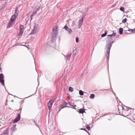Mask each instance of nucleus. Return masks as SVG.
Returning <instances> with one entry per match:
<instances>
[{
    "label": "nucleus",
    "mask_w": 135,
    "mask_h": 135,
    "mask_svg": "<svg viewBox=\"0 0 135 135\" xmlns=\"http://www.w3.org/2000/svg\"><path fill=\"white\" fill-rule=\"evenodd\" d=\"M107 31H105L104 32V33L103 34H102L101 35V37H103L105 36L107 34Z\"/></svg>",
    "instance_id": "4be33fe9"
},
{
    "label": "nucleus",
    "mask_w": 135,
    "mask_h": 135,
    "mask_svg": "<svg viewBox=\"0 0 135 135\" xmlns=\"http://www.w3.org/2000/svg\"><path fill=\"white\" fill-rule=\"evenodd\" d=\"M64 28L65 29V30H66L68 29L69 28L67 26L65 25L64 27Z\"/></svg>",
    "instance_id": "c85d7f7f"
},
{
    "label": "nucleus",
    "mask_w": 135,
    "mask_h": 135,
    "mask_svg": "<svg viewBox=\"0 0 135 135\" xmlns=\"http://www.w3.org/2000/svg\"><path fill=\"white\" fill-rule=\"evenodd\" d=\"M113 42H114L113 41H110V42L107 43L106 45V47L107 48L106 49L107 59V60H109V58L110 50L112 46V44Z\"/></svg>",
    "instance_id": "f257e3e1"
},
{
    "label": "nucleus",
    "mask_w": 135,
    "mask_h": 135,
    "mask_svg": "<svg viewBox=\"0 0 135 135\" xmlns=\"http://www.w3.org/2000/svg\"><path fill=\"white\" fill-rule=\"evenodd\" d=\"M69 104V102L68 103H66V102L64 101L63 102V105L64 106L63 107H61L60 108H59L60 109L59 110V111L58 112L61 110V109L65 107H67V106H67V105H68Z\"/></svg>",
    "instance_id": "9d476101"
},
{
    "label": "nucleus",
    "mask_w": 135,
    "mask_h": 135,
    "mask_svg": "<svg viewBox=\"0 0 135 135\" xmlns=\"http://www.w3.org/2000/svg\"><path fill=\"white\" fill-rule=\"evenodd\" d=\"M80 129L82 130L86 131L88 133L86 130L85 128H81Z\"/></svg>",
    "instance_id": "7c9ffc66"
},
{
    "label": "nucleus",
    "mask_w": 135,
    "mask_h": 135,
    "mask_svg": "<svg viewBox=\"0 0 135 135\" xmlns=\"http://www.w3.org/2000/svg\"><path fill=\"white\" fill-rule=\"evenodd\" d=\"M11 135H12L11 134Z\"/></svg>",
    "instance_id": "a18cd8bd"
},
{
    "label": "nucleus",
    "mask_w": 135,
    "mask_h": 135,
    "mask_svg": "<svg viewBox=\"0 0 135 135\" xmlns=\"http://www.w3.org/2000/svg\"><path fill=\"white\" fill-rule=\"evenodd\" d=\"M69 106H67L68 107H71V108H72L74 109H76V108H75V106H76L75 105V106H74L73 105H71L70 103L69 102Z\"/></svg>",
    "instance_id": "ddd939ff"
},
{
    "label": "nucleus",
    "mask_w": 135,
    "mask_h": 135,
    "mask_svg": "<svg viewBox=\"0 0 135 135\" xmlns=\"http://www.w3.org/2000/svg\"><path fill=\"white\" fill-rule=\"evenodd\" d=\"M116 33H113L112 34L110 35H108L107 36L110 39L109 40V41H114L113 40H112V37H115L116 35Z\"/></svg>",
    "instance_id": "9b49d317"
},
{
    "label": "nucleus",
    "mask_w": 135,
    "mask_h": 135,
    "mask_svg": "<svg viewBox=\"0 0 135 135\" xmlns=\"http://www.w3.org/2000/svg\"><path fill=\"white\" fill-rule=\"evenodd\" d=\"M79 41V39L78 37H76V42H78Z\"/></svg>",
    "instance_id": "c756f323"
},
{
    "label": "nucleus",
    "mask_w": 135,
    "mask_h": 135,
    "mask_svg": "<svg viewBox=\"0 0 135 135\" xmlns=\"http://www.w3.org/2000/svg\"><path fill=\"white\" fill-rule=\"evenodd\" d=\"M130 109H132V108H130L129 107H128L127 108V109L126 110V111H128V110H129Z\"/></svg>",
    "instance_id": "c9c22d12"
},
{
    "label": "nucleus",
    "mask_w": 135,
    "mask_h": 135,
    "mask_svg": "<svg viewBox=\"0 0 135 135\" xmlns=\"http://www.w3.org/2000/svg\"><path fill=\"white\" fill-rule=\"evenodd\" d=\"M17 110V111L18 110ZM18 110V112H20V113L18 114L14 120L13 122L14 123L18 122L20 119V113L21 112V109H19Z\"/></svg>",
    "instance_id": "7ed1b4c3"
},
{
    "label": "nucleus",
    "mask_w": 135,
    "mask_h": 135,
    "mask_svg": "<svg viewBox=\"0 0 135 135\" xmlns=\"http://www.w3.org/2000/svg\"><path fill=\"white\" fill-rule=\"evenodd\" d=\"M97 42L96 43V44L97 43Z\"/></svg>",
    "instance_id": "37998d69"
},
{
    "label": "nucleus",
    "mask_w": 135,
    "mask_h": 135,
    "mask_svg": "<svg viewBox=\"0 0 135 135\" xmlns=\"http://www.w3.org/2000/svg\"><path fill=\"white\" fill-rule=\"evenodd\" d=\"M9 128H7L3 131V133H2L0 135H8L9 133Z\"/></svg>",
    "instance_id": "1a4fd4ad"
},
{
    "label": "nucleus",
    "mask_w": 135,
    "mask_h": 135,
    "mask_svg": "<svg viewBox=\"0 0 135 135\" xmlns=\"http://www.w3.org/2000/svg\"><path fill=\"white\" fill-rule=\"evenodd\" d=\"M85 15H84L82 16V18H83L84 19V18L85 17Z\"/></svg>",
    "instance_id": "4c0bfd02"
},
{
    "label": "nucleus",
    "mask_w": 135,
    "mask_h": 135,
    "mask_svg": "<svg viewBox=\"0 0 135 135\" xmlns=\"http://www.w3.org/2000/svg\"><path fill=\"white\" fill-rule=\"evenodd\" d=\"M115 5L114 4V5H113L112 6V7H115Z\"/></svg>",
    "instance_id": "58836bf2"
},
{
    "label": "nucleus",
    "mask_w": 135,
    "mask_h": 135,
    "mask_svg": "<svg viewBox=\"0 0 135 135\" xmlns=\"http://www.w3.org/2000/svg\"><path fill=\"white\" fill-rule=\"evenodd\" d=\"M95 97V95L94 94H91L90 95V98L91 99H93Z\"/></svg>",
    "instance_id": "412c9836"
},
{
    "label": "nucleus",
    "mask_w": 135,
    "mask_h": 135,
    "mask_svg": "<svg viewBox=\"0 0 135 135\" xmlns=\"http://www.w3.org/2000/svg\"><path fill=\"white\" fill-rule=\"evenodd\" d=\"M37 12H36V11H35L33 13H34V14H36V13Z\"/></svg>",
    "instance_id": "ea45409f"
},
{
    "label": "nucleus",
    "mask_w": 135,
    "mask_h": 135,
    "mask_svg": "<svg viewBox=\"0 0 135 135\" xmlns=\"http://www.w3.org/2000/svg\"><path fill=\"white\" fill-rule=\"evenodd\" d=\"M66 31H68V33L69 34H71L72 32V30L71 29H70L69 28Z\"/></svg>",
    "instance_id": "aec40b11"
},
{
    "label": "nucleus",
    "mask_w": 135,
    "mask_h": 135,
    "mask_svg": "<svg viewBox=\"0 0 135 135\" xmlns=\"http://www.w3.org/2000/svg\"><path fill=\"white\" fill-rule=\"evenodd\" d=\"M69 91L72 92L73 91V88L71 86H70L69 88Z\"/></svg>",
    "instance_id": "b1692460"
},
{
    "label": "nucleus",
    "mask_w": 135,
    "mask_h": 135,
    "mask_svg": "<svg viewBox=\"0 0 135 135\" xmlns=\"http://www.w3.org/2000/svg\"><path fill=\"white\" fill-rule=\"evenodd\" d=\"M57 34V32H54L52 33V37L51 38V41L52 42H53L56 38Z\"/></svg>",
    "instance_id": "6e6552de"
},
{
    "label": "nucleus",
    "mask_w": 135,
    "mask_h": 135,
    "mask_svg": "<svg viewBox=\"0 0 135 135\" xmlns=\"http://www.w3.org/2000/svg\"><path fill=\"white\" fill-rule=\"evenodd\" d=\"M67 106H69V105H67Z\"/></svg>",
    "instance_id": "c03bdc74"
},
{
    "label": "nucleus",
    "mask_w": 135,
    "mask_h": 135,
    "mask_svg": "<svg viewBox=\"0 0 135 135\" xmlns=\"http://www.w3.org/2000/svg\"><path fill=\"white\" fill-rule=\"evenodd\" d=\"M83 18H81L79 20V23L78 25V28H80L81 27V26H82L83 24Z\"/></svg>",
    "instance_id": "f8f14e48"
},
{
    "label": "nucleus",
    "mask_w": 135,
    "mask_h": 135,
    "mask_svg": "<svg viewBox=\"0 0 135 135\" xmlns=\"http://www.w3.org/2000/svg\"><path fill=\"white\" fill-rule=\"evenodd\" d=\"M58 28V27L57 26L56 27H55V29H53V32H57V28Z\"/></svg>",
    "instance_id": "6ab92c4d"
},
{
    "label": "nucleus",
    "mask_w": 135,
    "mask_h": 135,
    "mask_svg": "<svg viewBox=\"0 0 135 135\" xmlns=\"http://www.w3.org/2000/svg\"><path fill=\"white\" fill-rule=\"evenodd\" d=\"M7 5V3H6L4 4H3V5L2 7V9H4L5 7L6 6V5Z\"/></svg>",
    "instance_id": "cd10ccee"
},
{
    "label": "nucleus",
    "mask_w": 135,
    "mask_h": 135,
    "mask_svg": "<svg viewBox=\"0 0 135 135\" xmlns=\"http://www.w3.org/2000/svg\"><path fill=\"white\" fill-rule=\"evenodd\" d=\"M20 31L18 35V38H19L20 37L22 36L24 32L25 28L23 25H20Z\"/></svg>",
    "instance_id": "f03ea898"
},
{
    "label": "nucleus",
    "mask_w": 135,
    "mask_h": 135,
    "mask_svg": "<svg viewBox=\"0 0 135 135\" xmlns=\"http://www.w3.org/2000/svg\"><path fill=\"white\" fill-rule=\"evenodd\" d=\"M123 29L122 28H121L119 29V33L120 34H122L123 33Z\"/></svg>",
    "instance_id": "f3484780"
},
{
    "label": "nucleus",
    "mask_w": 135,
    "mask_h": 135,
    "mask_svg": "<svg viewBox=\"0 0 135 135\" xmlns=\"http://www.w3.org/2000/svg\"><path fill=\"white\" fill-rule=\"evenodd\" d=\"M12 24L11 23V22H9L8 23L7 25V28H9L11 26Z\"/></svg>",
    "instance_id": "a211bd4d"
},
{
    "label": "nucleus",
    "mask_w": 135,
    "mask_h": 135,
    "mask_svg": "<svg viewBox=\"0 0 135 135\" xmlns=\"http://www.w3.org/2000/svg\"><path fill=\"white\" fill-rule=\"evenodd\" d=\"M40 7H38V8H37L36 9V12H38V11H39L40 10Z\"/></svg>",
    "instance_id": "473e14b6"
},
{
    "label": "nucleus",
    "mask_w": 135,
    "mask_h": 135,
    "mask_svg": "<svg viewBox=\"0 0 135 135\" xmlns=\"http://www.w3.org/2000/svg\"><path fill=\"white\" fill-rule=\"evenodd\" d=\"M55 99L53 100H50L48 103L47 105L48 106V109L50 110L52 105L53 103L55 101Z\"/></svg>",
    "instance_id": "423d86ee"
},
{
    "label": "nucleus",
    "mask_w": 135,
    "mask_h": 135,
    "mask_svg": "<svg viewBox=\"0 0 135 135\" xmlns=\"http://www.w3.org/2000/svg\"><path fill=\"white\" fill-rule=\"evenodd\" d=\"M34 15V13H32L30 16V18L31 19V20L32 19V18L33 17V16Z\"/></svg>",
    "instance_id": "72a5a7b5"
},
{
    "label": "nucleus",
    "mask_w": 135,
    "mask_h": 135,
    "mask_svg": "<svg viewBox=\"0 0 135 135\" xmlns=\"http://www.w3.org/2000/svg\"><path fill=\"white\" fill-rule=\"evenodd\" d=\"M86 128L89 131L90 130V127L89 126H88L86 127Z\"/></svg>",
    "instance_id": "2f4dec72"
},
{
    "label": "nucleus",
    "mask_w": 135,
    "mask_h": 135,
    "mask_svg": "<svg viewBox=\"0 0 135 135\" xmlns=\"http://www.w3.org/2000/svg\"><path fill=\"white\" fill-rule=\"evenodd\" d=\"M18 13H16V14H14L11 17L10 19V21L11 22H13L16 19V17L18 16Z\"/></svg>",
    "instance_id": "0eeeda50"
},
{
    "label": "nucleus",
    "mask_w": 135,
    "mask_h": 135,
    "mask_svg": "<svg viewBox=\"0 0 135 135\" xmlns=\"http://www.w3.org/2000/svg\"><path fill=\"white\" fill-rule=\"evenodd\" d=\"M79 94L81 96L83 95H84V92L82 90H80L79 91Z\"/></svg>",
    "instance_id": "5701e85b"
},
{
    "label": "nucleus",
    "mask_w": 135,
    "mask_h": 135,
    "mask_svg": "<svg viewBox=\"0 0 135 135\" xmlns=\"http://www.w3.org/2000/svg\"><path fill=\"white\" fill-rule=\"evenodd\" d=\"M17 7L16 8V9L15 10V14H16V13H18L17 12Z\"/></svg>",
    "instance_id": "f704fd0d"
},
{
    "label": "nucleus",
    "mask_w": 135,
    "mask_h": 135,
    "mask_svg": "<svg viewBox=\"0 0 135 135\" xmlns=\"http://www.w3.org/2000/svg\"><path fill=\"white\" fill-rule=\"evenodd\" d=\"M134 29H128L127 31H131L132 33H133L134 32Z\"/></svg>",
    "instance_id": "393cba45"
},
{
    "label": "nucleus",
    "mask_w": 135,
    "mask_h": 135,
    "mask_svg": "<svg viewBox=\"0 0 135 135\" xmlns=\"http://www.w3.org/2000/svg\"><path fill=\"white\" fill-rule=\"evenodd\" d=\"M71 55V53L70 54H69L67 55L66 56V58L67 60H69L70 58Z\"/></svg>",
    "instance_id": "dca6fc26"
},
{
    "label": "nucleus",
    "mask_w": 135,
    "mask_h": 135,
    "mask_svg": "<svg viewBox=\"0 0 135 135\" xmlns=\"http://www.w3.org/2000/svg\"><path fill=\"white\" fill-rule=\"evenodd\" d=\"M13 100H12L11 101L13 102Z\"/></svg>",
    "instance_id": "79ce46f5"
},
{
    "label": "nucleus",
    "mask_w": 135,
    "mask_h": 135,
    "mask_svg": "<svg viewBox=\"0 0 135 135\" xmlns=\"http://www.w3.org/2000/svg\"><path fill=\"white\" fill-rule=\"evenodd\" d=\"M39 30V28L37 25H35L34 28L32 30L30 34L31 35L34 34L36 33Z\"/></svg>",
    "instance_id": "20e7f679"
},
{
    "label": "nucleus",
    "mask_w": 135,
    "mask_h": 135,
    "mask_svg": "<svg viewBox=\"0 0 135 135\" xmlns=\"http://www.w3.org/2000/svg\"><path fill=\"white\" fill-rule=\"evenodd\" d=\"M122 108L123 109V110L124 109V108H123V106H122Z\"/></svg>",
    "instance_id": "a19ab883"
},
{
    "label": "nucleus",
    "mask_w": 135,
    "mask_h": 135,
    "mask_svg": "<svg viewBox=\"0 0 135 135\" xmlns=\"http://www.w3.org/2000/svg\"><path fill=\"white\" fill-rule=\"evenodd\" d=\"M4 76L2 73L0 74V83L2 85H4Z\"/></svg>",
    "instance_id": "39448f33"
},
{
    "label": "nucleus",
    "mask_w": 135,
    "mask_h": 135,
    "mask_svg": "<svg viewBox=\"0 0 135 135\" xmlns=\"http://www.w3.org/2000/svg\"><path fill=\"white\" fill-rule=\"evenodd\" d=\"M75 50H76V49H75L73 50V52H72L73 53H75Z\"/></svg>",
    "instance_id": "e433bc0d"
},
{
    "label": "nucleus",
    "mask_w": 135,
    "mask_h": 135,
    "mask_svg": "<svg viewBox=\"0 0 135 135\" xmlns=\"http://www.w3.org/2000/svg\"><path fill=\"white\" fill-rule=\"evenodd\" d=\"M127 21V19L126 18H125V19H123L122 20V23H125Z\"/></svg>",
    "instance_id": "a878e982"
},
{
    "label": "nucleus",
    "mask_w": 135,
    "mask_h": 135,
    "mask_svg": "<svg viewBox=\"0 0 135 135\" xmlns=\"http://www.w3.org/2000/svg\"><path fill=\"white\" fill-rule=\"evenodd\" d=\"M120 9L122 11H124V8L123 7H120Z\"/></svg>",
    "instance_id": "bb28decb"
},
{
    "label": "nucleus",
    "mask_w": 135,
    "mask_h": 135,
    "mask_svg": "<svg viewBox=\"0 0 135 135\" xmlns=\"http://www.w3.org/2000/svg\"><path fill=\"white\" fill-rule=\"evenodd\" d=\"M85 111L83 109L81 108L79 109V113L83 114L85 112Z\"/></svg>",
    "instance_id": "2eb2a0df"
},
{
    "label": "nucleus",
    "mask_w": 135,
    "mask_h": 135,
    "mask_svg": "<svg viewBox=\"0 0 135 135\" xmlns=\"http://www.w3.org/2000/svg\"><path fill=\"white\" fill-rule=\"evenodd\" d=\"M16 125L15 124L13 126L12 128L11 129V132H13L16 129Z\"/></svg>",
    "instance_id": "4468645a"
}]
</instances>
